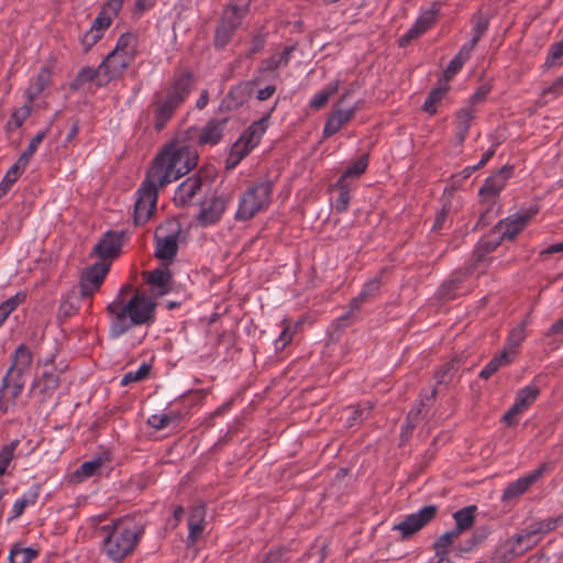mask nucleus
Masks as SVG:
<instances>
[{"label": "nucleus", "mask_w": 563, "mask_h": 563, "mask_svg": "<svg viewBox=\"0 0 563 563\" xmlns=\"http://www.w3.org/2000/svg\"><path fill=\"white\" fill-rule=\"evenodd\" d=\"M156 301L131 284H124L108 303L109 335L118 339L139 327L155 322Z\"/></svg>", "instance_id": "obj_1"}, {"label": "nucleus", "mask_w": 563, "mask_h": 563, "mask_svg": "<svg viewBox=\"0 0 563 563\" xmlns=\"http://www.w3.org/2000/svg\"><path fill=\"white\" fill-rule=\"evenodd\" d=\"M100 554L109 563H123L131 556L145 533L141 518L124 516L99 528Z\"/></svg>", "instance_id": "obj_2"}, {"label": "nucleus", "mask_w": 563, "mask_h": 563, "mask_svg": "<svg viewBox=\"0 0 563 563\" xmlns=\"http://www.w3.org/2000/svg\"><path fill=\"white\" fill-rule=\"evenodd\" d=\"M197 162L198 153L192 145L175 141L157 155L147 173L152 179L158 180L161 186H165L189 173Z\"/></svg>", "instance_id": "obj_3"}, {"label": "nucleus", "mask_w": 563, "mask_h": 563, "mask_svg": "<svg viewBox=\"0 0 563 563\" xmlns=\"http://www.w3.org/2000/svg\"><path fill=\"white\" fill-rule=\"evenodd\" d=\"M33 366V353L25 344H20L12 354V363L1 380L0 411L7 412L21 396L25 376L30 375Z\"/></svg>", "instance_id": "obj_4"}, {"label": "nucleus", "mask_w": 563, "mask_h": 563, "mask_svg": "<svg viewBox=\"0 0 563 563\" xmlns=\"http://www.w3.org/2000/svg\"><path fill=\"white\" fill-rule=\"evenodd\" d=\"M191 75L181 74L176 77L166 91V95L156 101L154 111V126L156 130L165 128L178 109L189 96Z\"/></svg>", "instance_id": "obj_5"}, {"label": "nucleus", "mask_w": 563, "mask_h": 563, "mask_svg": "<svg viewBox=\"0 0 563 563\" xmlns=\"http://www.w3.org/2000/svg\"><path fill=\"white\" fill-rule=\"evenodd\" d=\"M137 54V36L132 32L122 33L113 49L101 62L108 79L120 78L134 62Z\"/></svg>", "instance_id": "obj_6"}, {"label": "nucleus", "mask_w": 563, "mask_h": 563, "mask_svg": "<svg viewBox=\"0 0 563 563\" xmlns=\"http://www.w3.org/2000/svg\"><path fill=\"white\" fill-rule=\"evenodd\" d=\"M272 195L273 181L263 180L253 184L241 196L235 219L246 221L267 209L272 201Z\"/></svg>", "instance_id": "obj_7"}, {"label": "nucleus", "mask_w": 563, "mask_h": 563, "mask_svg": "<svg viewBox=\"0 0 563 563\" xmlns=\"http://www.w3.org/2000/svg\"><path fill=\"white\" fill-rule=\"evenodd\" d=\"M251 0H232L224 9L221 23L216 31L214 43L224 47L245 18Z\"/></svg>", "instance_id": "obj_8"}, {"label": "nucleus", "mask_w": 563, "mask_h": 563, "mask_svg": "<svg viewBox=\"0 0 563 563\" xmlns=\"http://www.w3.org/2000/svg\"><path fill=\"white\" fill-rule=\"evenodd\" d=\"M122 4V0H109L104 3L90 29L80 38V44L85 52H88L103 37L106 30L121 11Z\"/></svg>", "instance_id": "obj_9"}, {"label": "nucleus", "mask_w": 563, "mask_h": 563, "mask_svg": "<svg viewBox=\"0 0 563 563\" xmlns=\"http://www.w3.org/2000/svg\"><path fill=\"white\" fill-rule=\"evenodd\" d=\"M162 187L158 180L152 179L147 173L144 181L136 191V200L134 203V223L136 225L148 221L156 206L157 188Z\"/></svg>", "instance_id": "obj_10"}, {"label": "nucleus", "mask_w": 563, "mask_h": 563, "mask_svg": "<svg viewBox=\"0 0 563 563\" xmlns=\"http://www.w3.org/2000/svg\"><path fill=\"white\" fill-rule=\"evenodd\" d=\"M538 542L539 538H534L533 531L527 527L503 541L496 555L503 562H508L532 549Z\"/></svg>", "instance_id": "obj_11"}, {"label": "nucleus", "mask_w": 563, "mask_h": 563, "mask_svg": "<svg viewBox=\"0 0 563 563\" xmlns=\"http://www.w3.org/2000/svg\"><path fill=\"white\" fill-rule=\"evenodd\" d=\"M229 118L210 119L203 126H192L186 131V140L200 146H213L221 142Z\"/></svg>", "instance_id": "obj_12"}, {"label": "nucleus", "mask_w": 563, "mask_h": 563, "mask_svg": "<svg viewBox=\"0 0 563 563\" xmlns=\"http://www.w3.org/2000/svg\"><path fill=\"white\" fill-rule=\"evenodd\" d=\"M438 514L435 505H428L418 511L407 515L400 522L393 526V531L400 533L401 539H409L431 522Z\"/></svg>", "instance_id": "obj_13"}, {"label": "nucleus", "mask_w": 563, "mask_h": 563, "mask_svg": "<svg viewBox=\"0 0 563 563\" xmlns=\"http://www.w3.org/2000/svg\"><path fill=\"white\" fill-rule=\"evenodd\" d=\"M539 394L540 389L534 384L520 388L516 394L514 405L503 416V421L508 427L517 426L519 422V416L528 410V408L537 400Z\"/></svg>", "instance_id": "obj_14"}, {"label": "nucleus", "mask_w": 563, "mask_h": 563, "mask_svg": "<svg viewBox=\"0 0 563 563\" xmlns=\"http://www.w3.org/2000/svg\"><path fill=\"white\" fill-rule=\"evenodd\" d=\"M228 198L224 196H211L206 198L200 203L199 212L197 214V221L202 227H209L217 223L223 216L227 206Z\"/></svg>", "instance_id": "obj_15"}, {"label": "nucleus", "mask_w": 563, "mask_h": 563, "mask_svg": "<svg viewBox=\"0 0 563 563\" xmlns=\"http://www.w3.org/2000/svg\"><path fill=\"white\" fill-rule=\"evenodd\" d=\"M210 187V181L200 175L195 174L185 179L176 189L174 194V202L177 206H187L191 203L197 195L203 192Z\"/></svg>", "instance_id": "obj_16"}, {"label": "nucleus", "mask_w": 563, "mask_h": 563, "mask_svg": "<svg viewBox=\"0 0 563 563\" xmlns=\"http://www.w3.org/2000/svg\"><path fill=\"white\" fill-rule=\"evenodd\" d=\"M537 211H520L510 214L504 220H500L494 228V233L499 235V239H514L521 232Z\"/></svg>", "instance_id": "obj_17"}, {"label": "nucleus", "mask_w": 563, "mask_h": 563, "mask_svg": "<svg viewBox=\"0 0 563 563\" xmlns=\"http://www.w3.org/2000/svg\"><path fill=\"white\" fill-rule=\"evenodd\" d=\"M110 268V264L98 262L88 267L80 278V291L82 296H90L99 289Z\"/></svg>", "instance_id": "obj_18"}, {"label": "nucleus", "mask_w": 563, "mask_h": 563, "mask_svg": "<svg viewBox=\"0 0 563 563\" xmlns=\"http://www.w3.org/2000/svg\"><path fill=\"white\" fill-rule=\"evenodd\" d=\"M342 100L343 98L333 106L332 111L329 113L322 131L323 137H329L338 133L355 115L356 107L343 109L340 107Z\"/></svg>", "instance_id": "obj_19"}, {"label": "nucleus", "mask_w": 563, "mask_h": 563, "mask_svg": "<svg viewBox=\"0 0 563 563\" xmlns=\"http://www.w3.org/2000/svg\"><path fill=\"white\" fill-rule=\"evenodd\" d=\"M438 13L439 8L435 3L422 11L413 25L400 37V45L409 43L429 30L435 23Z\"/></svg>", "instance_id": "obj_20"}, {"label": "nucleus", "mask_w": 563, "mask_h": 563, "mask_svg": "<svg viewBox=\"0 0 563 563\" xmlns=\"http://www.w3.org/2000/svg\"><path fill=\"white\" fill-rule=\"evenodd\" d=\"M146 284L156 296L168 294L173 287V276L166 264L161 265L151 272H144Z\"/></svg>", "instance_id": "obj_21"}, {"label": "nucleus", "mask_w": 563, "mask_h": 563, "mask_svg": "<svg viewBox=\"0 0 563 563\" xmlns=\"http://www.w3.org/2000/svg\"><path fill=\"white\" fill-rule=\"evenodd\" d=\"M548 471V464L544 463L531 471L527 475L510 483L503 493L504 500L514 499L523 494L532 484H534L545 472Z\"/></svg>", "instance_id": "obj_22"}, {"label": "nucleus", "mask_w": 563, "mask_h": 563, "mask_svg": "<svg viewBox=\"0 0 563 563\" xmlns=\"http://www.w3.org/2000/svg\"><path fill=\"white\" fill-rule=\"evenodd\" d=\"M179 230L169 234H164V229L159 228L156 232L155 256L159 260L172 262L178 251Z\"/></svg>", "instance_id": "obj_23"}, {"label": "nucleus", "mask_w": 563, "mask_h": 563, "mask_svg": "<svg viewBox=\"0 0 563 563\" xmlns=\"http://www.w3.org/2000/svg\"><path fill=\"white\" fill-rule=\"evenodd\" d=\"M122 233L107 232L103 238L95 245L93 253L102 262L115 257L122 247Z\"/></svg>", "instance_id": "obj_24"}, {"label": "nucleus", "mask_w": 563, "mask_h": 563, "mask_svg": "<svg viewBox=\"0 0 563 563\" xmlns=\"http://www.w3.org/2000/svg\"><path fill=\"white\" fill-rule=\"evenodd\" d=\"M111 461L109 452H102L91 459L90 461L84 462L74 473V477L77 482L86 481L92 476L100 474L102 467L107 466Z\"/></svg>", "instance_id": "obj_25"}, {"label": "nucleus", "mask_w": 563, "mask_h": 563, "mask_svg": "<svg viewBox=\"0 0 563 563\" xmlns=\"http://www.w3.org/2000/svg\"><path fill=\"white\" fill-rule=\"evenodd\" d=\"M512 175V167L504 166L498 173L488 177L479 189V195L482 196H497L506 186L508 179Z\"/></svg>", "instance_id": "obj_26"}, {"label": "nucleus", "mask_w": 563, "mask_h": 563, "mask_svg": "<svg viewBox=\"0 0 563 563\" xmlns=\"http://www.w3.org/2000/svg\"><path fill=\"white\" fill-rule=\"evenodd\" d=\"M206 527V508L197 506L191 509L188 518L187 544H195L203 533Z\"/></svg>", "instance_id": "obj_27"}, {"label": "nucleus", "mask_w": 563, "mask_h": 563, "mask_svg": "<svg viewBox=\"0 0 563 563\" xmlns=\"http://www.w3.org/2000/svg\"><path fill=\"white\" fill-rule=\"evenodd\" d=\"M251 92V84L242 82L229 91L222 100L220 108L224 110H235L249 100Z\"/></svg>", "instance_id": "obj_28"}, {"label": "nucleus", "mask_w": 563, "mask_h": 563, "mask_svg": "<svg viewBox=\"0 0 563 563\" xmlns=\"http://www.w3.org/2000/svg\"><path fill=\"white\" fill-rule=\"evenodd\" d=\"M111 80L112 79L107 78L106 70L101 69L100 64L97 68H81L73 82V88L77 89L87 82H96L97 86H104Z\"/></svg>", "instance_id": "obj_29"}, {"label": "nucleus", "mask_w": 563, "mask_h": 563, "mask_svg": "<svg viewBox=\"0 0 563 563\" xmlns=\"http://www.w3.org/2000/svg\"><path fill=\"white\" fill-rule=\"evenodd\" d=\"M52 78V73L49 68L43 67L40 69L38 74L33 78L25 90V97L30 103L43 92V90L49 85Z\"/></svg>", "instance_id": "obj_30"}, {"label": "nucleus", "mask_w": 563, "mask_h": 563, "mask_svg": "<svg viewBox=\"0 0 563 563\" xmlns=\"http://www.w3.org/2000/svg\"><path fill=\"white\" fill-rule=\"evenodd\" d=\"M269 114L253 122L240 136L251 147H256L268 128Z\"/></svg>", "instance_id": "obj_31"}, {"label": "nucleus", "mask_w": 563, "mask_h": 563, "mask_svg": "<svg viewBox=\"0 0 563 563\" xmlns=\"http://www.w3.org/2000/svg\"><path fill=\"white\" fill-rule=\"evenodd\" d=\"M474 118H475V110L471 106L462 108L456 112V114H455V119H456L455 137H456V141L459 144H462L465 141Z\"/></svg>", "instance_id": "obj_32"}, {"label": "nucleus", "mask_w": 563, "mask_h": 563, "mask_svg": "<svg viewBox=\"0 0 563 563\" xmlns=\"http://www.w3.org/2000/svg\"><path fill=\"white\" fill-rule=\"evenodd\" d=\"M476 506L464 507L453 514L455 528L453 529L459 534L472 528L475 521Z\"/></svg>", "instance_id": "obj_33"}, {"label": "nucleus", "mask_w": 563, "mask_h": 563, "mask_svg": "<svg viewBox=\"0 0 563 563\" xmlns=\"http://www.w3.org/2000/svg\"><path fill=\"white\" fill-rule=\"evenodd\" d=\"M459 537H460V534L456 531H454L453 529L441 534L433 543V549H434L433 556L442 558V559H450L449 558L450 548H451L452 543L454 542V540H456Z\"/></svg>", "instance_id": "obj_34"}, {"label": "nucleus", "mask_w": 563, "mask_h": 563, "mask_svg": "<svg viewBox=\"0 0 563 563\" xmlns=\"http://www.w3.org/2000/svg\"><path fill=\"white\" fill-rule=\"evenodd\" d=\"M332 188L339 190V196L333 203V208L336 212L342 213L349 209L352 199V187L351 184H344L343 180H338Z\"/></svg>", "instance_id": "obj_35"}, {"label": "nucleus", "mask_w": 563, "mask_h": 563, "mask_svg": "<svg viewBox=\"0 0 563 563\" xmlns=\"http://www.w3.org/2000/svg\"><path fill=\"white\" fill-rule=\"evenodd\" d=\"M527 325L528 320H521L509 331L507 338V346L505 349L508 351L509 354H515L517 352L518 346L525 341Z\"/></svg>", "instance_id": "obj_36"}, {"label": "nucleus", "mask_w": 563, "mask_h": 563, "mask_svg": "<svg viewBox=\"0 0 563 563\" xmlns=\"http://www.w3.org/2000/svg\"><path fill=\"white\" fill-rule=\"evenodd\" d=\"M512 358L510 357L507 350H504L498 355L494 356L481 371L479 377L483 379H488L493 374H495L501 366L510 364Z\"/></svg>", "instance_id": "obj_37"}, {"label": "nucleus", "mask_w": 563, "mask_h": 563, "mask_svg": "<svg viewBox=\"0 0 563 563\" xmlns=\"http://www.w3.org/2000/svg\"><path fill=\"white\" fill-rule=\"evenodd\" d=\"M373 409V406L369 401H365L362 404H358L357 406L351 407L346 409L347 417H346V426L347 427H354L361 421L367 419L369 417L371 410Z\"/></svg>", "instance_id": "obj_38"}, {"label": "nucleus", "mask_w": 563, "mask_h": 563, "mask_svg": "<svg viewBox=\"0 0 563 563\" xmlns=\"http://www.w3.org/2000/svg\"><path fill=\"white\" fill-rule=\"evenodd\" d=\"M338 89L339 84L336 81L330 82L322 90L312 96L309 106L314 110H320L328 103L329 99L336 93Z\"/></svg>", "instance_id": "obj_39"}, {"label": "nucleus", "mask_w": 563, "mask_h": 563, "mask_svg": "<svg viewBox=\"0 0 563 563\" xmlns=\"http://www.w3.org/2000/svg\"><path fill=\"white\" fill-rule=\"evenodd\" d=\"M563 523V515L558 517H550L544 520L534 522L529 526L530 530L533 531L534 538H541V536L554 530Z\"/></svg>", "instance_id": "obj_40"}, {"label": "nucleus", "mask_w": 563, "mask_h": 563, "mask_svg": "<svg viewBox=\"0 0 563 563\" xmlns=\"http://www.w3.org/2000/svg\"><path fill=\"white\" fill-rule=\"evenodd\" d=\"M38 492L37 489H30L18 498L11 509V518L15 519L20 517L27 506H33L37 501Z\"/></svg>", "instance_id": "obj_41"}, {"label": "nucleus", "mask_w": 563, "mask_h": 563, "mask_svg": "<svg viewBox=\"0 0 563 563\" xmlns=\"http://www.w3.org/2000/svg\"><path fill=\"white\" fill-rule=\"evenodd\" d=\"M368 166V155L363 154L351 166H349L338 180H343L344 184H350V178H358L365 173Z\"/></svg>", "instance_id": "obj_42"}, {"label": "nucleus", "mask_w": 563, "mask_h": 563, "mask_svg": "<svg viewBox=\"0 0 563 563\" xmlns=\"http://www.w3.org/2000/svg\"><path fill=\"white\" fill-rule=\"evenodd\" d=\"M465 274H457L450 282L441 287V295L445 299H451L467 291V288L462 286Z\"/></svg>", "instance_id": "obj_43"}, {"label": "nucleus", "mask_w": 563, "mask_h": 563, "mask_svg": "<svg viewBox=\"0 0 563 563\" xmlns=\"http://www.w3.org/2000/svg\"><path fill=\"white\" fill-rule=\"evenodd\" d=\"M37 556V551L32 548H24L14 544L9 553L10 563H30Z\"/></svg>", "instance_id": "obj_44"}, {"label": "nucleus", "mask_w": 563, "mask_h": 563, "mask_svg": "<svg viewBox=\"0 0 563 563\" xmlns=\"http://www.w3.org/2000/svg\"><path fill=\"white\" fill-rule=\"evenodd\" d=\"M46 136L45 131H40L36 133V135L30 141L25 151L20 155L18 161L15 162L19 166L26 169L29 162L33 154L37 151L40 144L43 142L44 137Z\"/></svg>", "instance_id": "obj_45"}, {"label": "nucleus", "mask_w": 563, "mask_h": 563, "mask_svg": "<svg viewBox=\"0 0 563 563\" xmlns=\"http://www.w3.org/2000/svg\"><path fill=\"white\" fill-rule=\"evenodd\" d=\"M25 169L14 163L5 173L3 179L0 183V199L3 198L11 187L16 183L22 173Z\"/></svg>", "instance_id": "obj_46"}, {"label": "nucleus", "mask_w": 563, "mask_h": 563, "mask_svg": "<svg viewBox=\"0 0 563 563\" xmlns=\"http://www.w3.org/2000/svg\"><path fill=\"white\" fill-rule=\"evenodd\" d=\"M253 150L247 143H245L242 139H238L230 151V155L228 158V163L231 166H235L239 164L250 152Z\"/></svg>", "instance_id": "obj_47"}, {"label": "nucleus", "mask_w": 563, "mask_h": 563, "mask_svg": "<svg viewBox=\"0 0 563 563\" xmlns=\"http://www.w3.org/2000/svg\"><path fill=\"white\" fill-rule=\"evenodd\" d=\"M292 47L288 46L283 49V52L277 53L268 57L264 62V70L273 71L280 66H286L289 62L290 54L292 52Z\"/></svg>", "instance_id": "obj_48"}, {"label": "nucleus", "mask_w": 563, "mask_h": 563, "mask_svg": "<svg viewBox=\"0 0 563 563\" xmlns=\"http://www.w3.org/2000/svg\"><path fill=\"white\" fill-rule=\"evenodd\" d=\"M446 91L448 87L432 89L422 104V110L429 114H434L437 112L438 104L442 101Z\"/></svg>", "instance_id": "obj_49"}, {"label": "nucleus", "mask_w": 563, "mask_h": 563, "mask_svg": "<svg viewBox=\"0 0 563 563\" xmlns=\"http://www.w3.org/2000/svg\"><path fill=\"white\" fill-rule=\"evenodd\" d=\"M20 444L15 439L0 450V477L5 473L8 466L14 457V452Z\"/></svg>", "instance_id": "obj_50"}, {"label": "nucleus", "mask_w": 563, "mask_h": 563, "mask_svg": "<svg viewBox=\"0 0 563 563\" xmlns=\"http://www.w3.org/2000/svg\"><path fill=\"white\" fill-rule=\"evenodd\" d=\"M151 372V365L143 363L137 369L125 373L121 378V386L144 380Z\"/></svg>", "instance_id": "obj_51"}, {"label": "nucleus", "mask_w": 563, "mask_h": 563, "mask_svg": "<svg viewBox=\"0 0 563 563\" xmlns=\"http://www.w3.org/2000/svg\"><path fill=\"white\" fill-rule=\"evenodd\" d=\"M31 112L32 103L27 101V103L23 104L11 114L8 125L13 126L15 129L22 126L25 120L30 117Z\"/></svg>", "instance_id": "obj_52"}, {"label": "nucleus", "mask_w": 563, "mask_h": 563, "mask_svg": "<svg viewBox=\"0 0 563 563\" xmlns=\"http://www.w3.org/2000/svg\"><path fill=\"white\" fill-rule=\"evenodd\" d=\"M379 288V280L377 278H374L369 282H367L361 294L358 295V297L354 298L352 300V307L353 308H358L361 306V303L369 296L374 295Z\"/></svg>", "instance_id": "obj_53"}, {"label": "nucleus", "mask_w": 563, "mask_h": 563, "mask_svg": "<svg viewBox=\"0 0 563 563\" xmlns=\"http://www.w3.org/2000/svg\"><path fill=\"white\" fill-rule=\"evenodd\" d=\"M36 384H42L45 393L54 391L59 385V378L55 372H45L41 379L33 383L32 389Z\"/></svg>", "instance_id": "obj_54"}, {"label": "nucleus", "mask_w": 563, "mask_h": 563, "mask_svg": "<svg viewBox=\"0 0 563 563\" xmlns=\"http://www.w3.org/2000/svg\"><path fill=\"white\" fill-rule=\"evenodd\" d=\"M500 240L501 239L499 238L495 240H481L475 250V255L477 256V260H481L482 256H484V254L493 252L499 245Z\"/></svg>", "instance_id": "obj_55"}, {"label": "nucleus", "mask_w": 563, "mask_h": 563, "mask_svg": "<svg viewBox=\"0 0 563 563\" xmlns=\"http://www.w3.org/2000/svg\"><path fill=\"white\" fill-rule=\"evenodd\" d=\"M292 336L294 331L290 330V327H284L283 331L274 342L276 352L283 351L292 341Z\"/></svg>", "instance_id": "obj_56"}, {"label": "nucleus", "mask_w": 563, "mask_h": 563, "mask_svg": "<svg viewBox=\"0 0 563 563\" xmlns=\"http://www.w3.org/2000/svg\"><path fill=\"white\" fill-rule=\"evenodd\" d=\"M455 371L456 365L453 362L443 365L441 368L438 369V372L434 375L437 384L441 385L446 383L448 377H450Z\"/></svg>", "instance_id": "obj_57"}, {"label": "nucleus", "mask_w": 563, "mask_h": 563, "mask_svg": "<svg viewBox=\"0 0 563 563\" xmlns=\"http://www.w3.org/2000/svg\"><path fill=\"white\" fill-rule=\"evenodd\" d=\"M172 420L173 418L166 413L152 415L148 418V424L154 429L161 430L168 427Z\"/></svg>", "instance_id": "obj_58"}, {"label": "nucleus", "mask_w": 563, "mask_h": 563, "mask_svg": "<svg viewBox=\"0 0 563 563\" xmlns=\"http://www.w3.org/2000/svg\"><path fill=\"white\" fill-rule=\"evenodd\" d=\"M477 43L478 42L476 41V37H472L470 42L462 45V47L460 48L459 53L455 56L463 60L464 63H466L470 59L472 52Z\"/></svg>", "instance_id": "obj_59"}, {"label": "nucleus", "mask_w": 563, "mask_h": 563, "mask_svg": "<svg viewBox=\"0 0 563 563\" xmlns=\"http://www.w3.org/2000/svg\"><path fill=\"white\" fill-rule=\"evenodd\" d=\"M477 43L478 42L476 41V37H472L470 42L462 45V47L460 48L459 53L455 56L463 60L464 63H466L470 59L472 52Z\"/></svg>", "instance_id": "obj_60"}, {"label": "nucleus", "mask_w": 563, "mask_h": 563, "mask_svg": "<svg viewBox=\"0 0 563 563\" xmlns=\"http://www.w3.org/2000/svg\"><path fill=\"white\" fill-rule=\"evenodd\" d=\"M465 63L454 56L444 70V77L450 80L456 73H459Z\"/></svg>", "instance_id": "obj_61"}, {"label": "nucleus", "mask_w": 563, "mask_h": 563, "mask_svg": "<svg viewBox=\"0 0 563 563\" xmlns=\"http://www.w3.org/2000/svg\"><path fill=\"white\" fill-rule=\"evenodd\" d=\"M422 407H423V401H420L416 407H413L409 411L407 421H406V426L404 427V428H406V430L410 431L416 427V423L418 421V418H419Z\"/></svg>", "instance_id": "obj_62"}, {"label": "nucleus", "mask_w": 563, "mask_h": 563, "mask_svg": "<svg viewBox=\"0 0 563 563\" xmlns=\"http://www.w3.org/2000/svg\"><path fill=\"white\" fill-rule=\"evenodd\" d=\"M265 36L264 35H255L251 42L250 48H249V55H254L264 49L265 46Z\"/></svg>", "instance_id": "obj_63"}, {"label": "nucleus", "mask_w": 563, "mask_h": 563, "mask_svg": "<svg viewBox=\"0 0 563 563\" xmlns=\"http://www.w3.org/2000/svg\"><path fill=\"white\" fill-rule=\"evenodd\" d=\"M563 56V38L551 45L549 51L548 60L553 63L555 59Z\"/></svg>", "instance_id": "obj_64"}]
</instances>
